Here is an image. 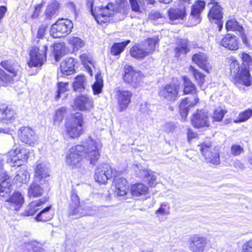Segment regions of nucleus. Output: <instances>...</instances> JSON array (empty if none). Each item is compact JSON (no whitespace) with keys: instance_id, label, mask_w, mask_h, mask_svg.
Wrapping results in <instances>:
<instances>
[{"instance_id":"nucleus-1","label":"nucleus","mask_w":252,"mask_h":252,"mask_svg":"<svg viewBox=\"0 0 252 252\" xmlns=\"http://www.w3.org/2000/svg\"><path fill=\"white\" fill-rule=\"evenodd\" d=\"M101 144L88 137L81 145L70 148L66 157V164L73 168L77 166L82 159L83 155L91 164L94 165L99 157V149Z\"/></svg>"},{"instance_id":"nucleus-2","label":"nucleus","mask_w":252,"mask_h":252,"mask_svg":"<svg viewBox=\"0 0 252 252\" xmlns=\"http://www.w3.org/2000/svg\"><path fill=\"white\" fill-rule=\"evenodd\" d=\"M230 69L231 74L235 75L234 83L236 85H243L249 86L251 84V75L247 67L242 68L240 70L239 63L234 58L229 60Z\"/></svg>"},{"instance_id":"nucleus-3","label":"nucleus","mask_w":252,"mask_h":252,"mask_svg":"<svg viewBox=\"0 0 252 252\" xmlns=\"http://www.w3.org/2000/svg\"><path fill=\"white\" fill-rule=\"evenodd\" d=\"M83 119L82 113L77 112L72 116L71 119L65 126V132L71 138H78L84 133Z\"/></svg>"},{"instance_id":"nucleus-4","label":"nucleus","mask_w":252,"mask_h":252,"mask_svg":"<svg viewBox=\"0 0 252 252\" xmlns=\"http://www.w3.org/2000/svg\"><path fill=\"white\" fill-rule=\"evenodd\" d=\"M47 45L44 44L40 47H32L30 50V60L28 62L30 67L41 66L46 60Z\"/></svg>"},{"instance_id":"nucleus-5","label":"nucleus","mask_w":252,"mask_h":252,"mask_svg":"<svg viewBox=\"0 0 252 252\" xmlns=\"http://www.w3.org/2000/svg\"><path fill=\"white\" fill-rule=\"evenodd\" d=\"M116 8V5L112 3H108L105 6L97 7L93 16L98 24L109 22L115 15Z\"/></svg>"},{"instance_id":"nucleus-6","label":"nucleus","mask_w":252,"mask_h":252,"mask_svg":"<svg viewBox=\"0 0 252 252\" xmlns=\"http://www.w3.org/2000/svg\"><path fill=\"white\" fill-rule=\"evenodd\" d=\"M70 20L61 19L53 24L50 30V34L54 38H60L68 35L73 28Z\"/></svg>"},{"instance_id":"nucleus-7","label":"nucleus","mask_w":252,"mask_h":252,"mask_svg":"<svg viewBox=\"0 0 252 252\" xmlns=\"http://www.w3.org/2000/svg\"><path fill=\"white\" fill-rule=\"evenodd\" d=\"M0 198L4 201V206L12 211H18L24 202V197L19 191H15L11 195L7 194Z\"/></svg>"},{"instance_id":"nucleus-8","label":"nucleus","mask_w":252,"mask_h":252,"mask_svg":"<svg viewBox=\"0 0 252 252\" xmlns=\"http://www.w3.org/2000/svg\"><path fill=\"white\" fill-rule=\"evenodd\" d=\"M211 142L207 141L202 143L199 146L202 155L207 162L213 164L220 163L219 151L217 148H212Z\"/></svg>"},{"instance_id":"nucleus-9","label":"nucleus","mask_w":252,"mask_h":252,"mask_svg":"<svg viewBox=\"0 0 252 252\" xmlns=\"http://www.w3.org/2000/svg\"><path fill=\"white\" fill-rule=\"evenodd\" d=\"M117 175L115 169L108 164H100L96 168L94 176L95 181L100 184H104L108 180Z\"/></svg>"},{"instance_id":"nucleus-10","label":"nucleus","mask_w":252,"mask_h":252,"mask_svg":"<svg viewBox=\"0 0 252 252\" xmlns=\"http://www.w3.org/2000/svg\"><path fill=\"white\" fill-rule=\"evenodd\" d=\"M179 90V84L170 83L160 89L158 93L159 96L167 101H175L178 96Z\"/></svg>"},{"instance_id":"nucleus-11","label":"nucleus","mask_w":252,"mask_h":252,"mask_svg":"<svg viewBox=\"0 0 252 252\" xmlns=\"http://www.w3.org/2000/svg\"><path fill=\"white\" fill-rule=\"evenodd\" d=\"M124 68L125 74L124 79L125 82L131 84L134 87L139 85L142 79V72L134 69L129 65H126Z\"/></svg>"},{"instance_id":"nucleus-12","label":"nucleus","mask_w":252,"mask_h":252,"mask_svg":"<svg viewBox=\"0 0 252 252\" xmlns=\"http://www.w3.org/2000/svg\"><path fill=\"white\" fill-rule=\"evenodd\" d=\"M18 134L21 141L27 145L33 146L37 143V135L29 127H21Z\"/></svg>"},{"instance_id":"nucleus-13","label":"nucleus","mask_w":252,"mask_h":252,"mask_svg":"<svg viewBox=\"0 0 252 252\" xmlns=\"http://www.w3.org/2000/svg\"><path fill=\"white\" fill-rule=\"evenodd\" d=\"M132 93L127 90H116L115 98L117 100L119 111L125 110L130 103Z\"/></svg>"},{"instance_id":"nucleus-14","label":"nucleus","mask_w":252,"mask_h":252,"mask_svg":"<svg viewBox=\"0 0 252 252\" xmlns=\"http://www.w3.org/2000/svg\"><path fill=\"white\" fill-rule=\"evenodd\" d=\"M191 121L192 126L196 128L208 127L209 126L208 112L204 110H197L193 113Z\"/></svg>"},{"instance_id":"nucleus-15","label":"nucleus","mask_w":252,"mask_h":252,"mask_svg":"<svg viewBox=\"0 0 252 252\" xmlns=\"http://www.w3.org/2000/svg\"><path fill=\"white\" fill-rule=\"evenodd\" d=\"M94 106L93 99L87 95L81 94L74 100V108L81 111H89Z\"/></svg>"},{"instance_id":"nucleus-16","label":"nucleus","mask_w":252,"mask_h":252,"mask_svg":"<svg viewBox=\"0 0 252 252\" xmlns=\"http://www.w3.org/2000/svg\"><path fill=\"white\" fill-rule=\"evenodd\" d=\"M222 17V8L219 5H213L208 14L209 21L212 23L214 22L218 25L219 31H221L223 26L221 21Z\"/></svg>"},{"instance_id":"nucleus-17","label":"nucleus","mask_w":252,"mask_h":252,"mask_svg":"<svg viewBox=\"0 0 252 252\" xmlns=\"http://www.w3.org/2000/svg\"><path fill=\"white\" fill-rule=\"evenodd\" d=\"M207 244V239L197 235L191 237L189 240V249L192 252H203Z\"/></svg>"},{"instance_id":"nucleus-18","label":"nucleus","mask_w":252,"mask_h":252,"mask_svg":"<svg viewBox=\"0 0 252 252\" xmlns=\"http://www.w3.org/2000/svg\"><path fill=\"white\" fill-rule=\"evenodd\" d=\"M49 176V169L46 165L44 163H38L35 170V180L40 182L41 185H42V181H43L44 184L48 186L46 179Z\"/></svg>"},{"instance_id":"nucleus-19","label":"nucleus","mask_w":252,"mask_h":252,"mask_svg":"<svg viewBox=\"0 0 252 252\" xmlns=\"http://www.w3.org/2000/svg\"><path fill=\"white\" fill-rule=\"evenodd\" d=\"M205 6V2L202 0H198L196 3L192 5L189 20L194 25H196L200 22V14L204 9Z\"/></svg>"},{"instance_id":"nucleus-20","label":"nucleus","mask_w":252,"mask_h":252,"mask_svg":"<svg viewBox=\"0 0 252 252\" xmlns=\"http://www.w3.org/2000/svg\"><path fill=\"white\" fill-rule=\"evenodd\" d=\"M75 71L74 60L72 58L66 59L60 65V71L58 73V80L61 77L70 75Z\"/></svg>"},{"instance_id":"nucleus-21","label":"nucleus","mask_w":252,"mask_h":252,"mask_svg":"<svg viewBox=\"0 0 252 252\" xmlns=\"http://www.w3.org/2000/svg\"><path fill=\"white\" fill-rule=\"evenodd\" d=\"M192 60L199 67L209 72L211 65L205 53L199 52L195 54L192 56Z\"/></svg>"},{"instance_id":"nucleus-22","label":"nucleus","mask_w":252,"mask_h":252,"mask_svg":"<svg viewBox=\"0 0 252 252\" xmlns=\"http://www.w3.org/2000/svg\"><path fill=\"white\" fill-rule=\"evenodd\" d=\"M170 20H184L186 17V5H179V7L170 8L168 11Z\"/></svg>"},{"instance_id":"nucleus-23","label":"nucleus","mask_w":252,"mask_h":252,"mask_svg":"<svg viewBox=\"0 0 252 252\" xmlns=\"http://www.w3.org/2000/svg\"><path fill=\"white\" fill-rule=\"evenodd\" d=\"M15 113L5 104L0 105V121L8 123L15 119Z\"/></svg>"},{"instance_id":"nucleus-24","label":"nucleus","mask_w":252,"mask_h":252,"mask_svg":"<svg viewBox=\"0 0 252 252\" xmlns=\"http://www.w3.org/2000/svg\"><path fill=\"white\" fill-rule=\"evenodd\" d=\"M221 45L228 50L236 51L238 49L239 45L237 37L234 35L226 34L222 39Z\"/></svg>"},{"instance_id":"nucleus-25","label":"nucleus","mask_w":252,"mask_h":252,"mask_svg":"<svg viewBox=\"0 0 252 252\" xmlns=\"http://www.w3.org/2000/svg\"><path fill=\"white\" fill-rule=\"evenodd\" d=\"M0 65L11 74L10 75L12 76L13 79L14 77L20 76L21 74L20 66L11 61H1Z\"/></svg>"},{"instance_id":"nucleus-26","label":"nucleus","mask_w":252,"mask_h":252,"mask_svg":"<svg viewBox=\"0 0 252 252\" xmlns=\"http://www.w3.org/2000/svg\"><path fill=\"white\" fill-rule=\"evenodd\" d=\"M11 185L8 176L5 172L2 173L0 176V198L12 191Z\"/></svg>"},{"instance_id":"nucleus-27","label":"nucleus","mask_w":252,"mask_h":252,"mask_svg":"<svg viewBox=\"0 0 252 252\" xmlns=\"http://www.w3.org/2000/svg\"><path fill=\"white\" fill-rule=\"evenodd\" d=\"M68 214L69 216H72L75 219H78L85 216H91V213L84 210V205L83 204L70 205Z\"/></svg>"},{"instance_id":"nucleus-28","label":"nucleus","mask_w":252,"mask_h":252,"mask_svg":"<svg viewBox=\"0 0 252 252\" xmlns=\"http://www.w3.org/2000/svg\"><path fill=\"white\" fill-rule=\"evenodd\" d=\"M198 98H195L194 101L189 100L188 97L182 100L179 104L180 113L182 119L185 121L188 114L189 109L197 103Z\"/></svg>"},{"instance_id":"nucleus-29","label":"nucleus","mask_w":252,"mask_h":252,"mask_svg":"<svg viewBox=\"0 0 252 252\" xmlns=\"http://www.w3.org/2000/svg\"><path fill=\"white\" fill-rule=\"evenodd\" d=\"M115 194L118 196H124L128 190V185L126 180L124 178H119L116 180Z\"/></svg>"},{"instance_id":"nucleus-30","label":"nucleus","mask_w":252,"mask_h":252,"mask_svg":"<svg viewBox=\"0 0 252 252\" xmlns=\"http://www.w3.org/2000/svg\"><path fill=\"white\" fill-rule=\"evenodd\" d=\"M48 198L44 197L38 200L32 202L29 205L28 209L24 211L23 215L26 216L33 215L38 210V207L48 201Z\"/></svg>"},{"instance_id":"nucleus-31","label":"nucleus","mask_w":252,"mask_h":252,"mask_svg":"<svg viewBox=\"0 0 252 252\" xmlns=\"http://www.w3.org/2000/svg\"><path fill=\"white\" fill-rule=\"evenodd\" d=\"M129 52L131 57L138 60H142L149 55L144 46L139 44L133 46Z\"/></svg>"},{"instance_id":"nucleus-32","label":"nucleus","mask_w":252,"mask_h":252,"mask_svg":"<svg viewBox=\"0 0 252 252\" xmlns=\"http://www.w3.org/2000/svg\"><path fill=\"white\" fill-rule=\"evenodd\" d=\"M45 184L40 185L36 182H33L31 185L29 189L28 196L30 197H36L40 196L44 191V188L47 187Z\"/></svg>"},{"instance_id":"nucleus-33","label":"nucleus","mask_w":252,"mask_h":252,"mask_svg":"<svg viewBox=\"0 0 252 252\" xmlns=\"http://www.w3.org/2000/svg\"><path fill=\"white\" fill-rule=\"evenodd\" d=\"M29 150L25 147L16 148L14 151H10L8 152V155L10 157L13 156L15 159L20 158L22 161H27L29 158Z\"/></svg>"},{"instance_id":"nucleus-34","label":"nucleus","mask_w":252,"mask_h":252,"mask_svg":"<svg viewBox=\"0 0 252 252\" xmlns=\"http://www.w3.org/2000/svg\"><path fill=\"white\" fill-rule=\"evenodd\" d=\"M59 3L56 0H52L48 4L45 11V18L50 20L57 14Z\"/></svg>"},{"instance_id":"nucleus-35","label":"nucleus","mask_w":252,"mask_h":252,"mask_svg":"<svg viewBox=\"0 0 252 252\" xmlns=\"http://www.w3.org/2000/svg\"><path fill=\"white\" fill-rule=\"evenodd\" d=\"M86 80L84 75H79L74 78L72 84L73 90L76 92L81 93L85 89Z\"/></svg>"},{"instance_id":"nucleus-36","label":"nucleus","mask_w":252,"mask_h":252,"mask_svg":"<svg viewBox=\"0 0 252 252\" xmlns=\"http://www.w3.org/2000/svg\"><path fill=\"white\" fill-rule=\"evenodd\" d=\"M51 205H49L42 209L36 216L35 220L37 221L45 222L52 219L53 217L52 213L50 212Z\"/></svg>"},{"instance_id":"nucleus-37","label":"nucleus","mask_w":252,"mask_h":252,"mask_svg":"<svg viewBox=\"0 0 252 252\" xmlns=\"http://www.w3.org/2000/svg\"><path fill=\"white\" fill-rule=\"evenodd\" d=\"M130 42L129 40H127L120 43H114L111 48V54L113 56L120 55Z\"/></svg>"},{"instance_id":"nucleus-38","label":"nucleus","mask_w":252,"mask_h":252,"mask_svg":"<svg viewBox=\"0 0 252 252\" xmlns=\"http://www.w3.org/2000/svg\"><path fill=\"white\" fill-rule=\"evenodd\" d=\"M52 51L55 60L59 61L64 55L65 47L64 43H58L52 46Z\"/></svg>"},{"instance_id":"nucleus-39","label":"nucleus","mask_w":252,"mask_h":252,"mask_svg":"<svg viewBox=\"0 0 252 252\" xmlns=\"http://www.w3.org/2000/svg\"><path fill=\"white\" fill-rule=\"evenodd\" d=\"M188 40L187 39H180L178 45L175 48V56L179 57L181 54H186L189 51L188 48Z\"/></svg>"},{"instance_id":"nucleus-40","label":"nucleus","mask_w":252,"mask_h":252,"mask_svg":"<svg viewBox=\"0 0 252 252\" xmlns=\"http://www.w3.org/2000/svg\"><path fill=\"white\" fill-rule=\"evenodd\" d=\"M148 190V187L141 183L135 184L131 188V192L132 195L136 196L146 194Z\"/></svg>"},{"instance_id":"nucleus-41","label":"nucleus","mask_w":252,"mask_h":252,"mask_svg":"<svg viewBox=\"0 0 252 252\" xmlns=\"http://www.w3.org/2000/svg\"><path fill=\"white\" fill-rule=\"evenodd\" d=\"M158 37L157 36L148 38L145 40L144 44L143 45L146 51H148L149 55L155 50L156 46L158 44Z\"/></svg>"},{"instance_id":"nucleus-42","label":"nucleus","mask_w":252,"mask_h":252,"mask_svg":"<svg viewBox=\"0 0 252 252\" xmlns=\"http://www.w3.org/2000/svg\"><path fill=\"white\" fill-rule=\"evenodd\" d=\"M103 81L100 74L97 73L95 75V81L92 86L93 91L94 94H98L102 92Z\"/></svg>"},{"instance_id":"nucleus-43","label":"nucleus","mask_w":252,"mask_h":252,"mask_svg":"<svg viewBox=\"0 0 252 252\" xmlns=\"http://www.w3.org/2000/svg\"><path fill=\"white\" fill-rule=\"evenodd\" d=\"M184 93L186 94H193L196 92L195 85L187 77H183Z\"/></svg>"},{"instance_id":"nucleus-44","label":"nucleus","mask_w":252,"mask_h":252,"mask_svg":"<svg viewBox=\"0 0 252 252\" xmlns=\"http://www.w3.org/2000/svg\"><path fill=\"white\" fill-rule=\"evenodd\" d=\"M115 5L116 6V9H115V14H117L118 13L121 14L123 16L122 18V19L124 18V16L125 15L128 14L129 10V7L126 2L121 1L119 4Z\"/></svg>"},{"instance_id":"nucleus-45","label":"nucleus","mask_w":252,"mask_h":252,"mask_svg":"<svg viewBox=\"0 0 252 252\" xmlns=\"http://www.w3.org/2000/svg\"><path fill=\"white\" fill-rule=\"evenodd\" d=\"M225 28L227 31H237L240 33L243 31L242 26L234 19L227 21L225 24Z\"/></svg>"},{"instance_id":"nucleus-46","label":"nucleus","mask_w":252,"mask_h":252,"mask_svg":"<svg viewBox=\"0 0 252 252\" xmlns=\"http://www.w3.org/2000/svg\"><path fill=\"white\" fill-rule=\"evenodd\" d=\"M14 79L12 76L5 72L2 69L0 68V86H6L7 85L12 83Z\"/></svg>"},{"instance_id":"nucleus-47","label":"nucleus","mask_w":252,"mask_h":252,"mask_svg":"<svg viewBox=\"0 0 252 252\" xmlns=\"http://www.w3.org/2000/svg\"><path fill=\"white\" fill-rule=\"evenodd\" d=\"M82 63L85 66L86 69L89 73L92 76L93 75V70L91 69V67L88 64V63H90L92 65H94V62L91 58L89 57L88 55L86 54H82L80 56Z\"/></svg>"},{"instance_id":"nucleus-48","label":"nucleus","mask_w":252,"mask_h":252,"mask_svg":"<svg viewBox=\"0 0 252 252\" xmlns=\"http://www.w3.org/2000/svg\"><path fill=\"white\" fill-rule=\"evenodd\" d=\"M189 71L197 82L198 85H201L204 83L205 81V75L204 74L192 66L190 67Z\"/></svg>"},{"instance_id":"nucleus-49","label":"nucleus","mask_w":252,"mask_h":252,"mask_svg":"<svg viewBox=\"0 0 252 252\" xmlns=\"http://www.w3.org/2000/svg\"><path fill=\"white\" fill-rule=\"evenodd\" d=\"M65 112V109L64 108H62L56 111L53 119L54 125L59 126L60 124L63 119Z\"/></svg>"},{"instance_id":"nucleus-50","label":"nucleus","mask_w":252,"mask_h":252,"mask_svg":"<svg viewBox=\"0 0 252 252\" xmlns=\"http://www.w3.org/2000/svg\"><path fill=\"white\" fill-rule=\"evenodd\" d=\"M16 175L14 178V179L19 182L24 183H26L28 178H29V175L28 172L24 169H20L16 172Z\"/></svg>"},{"instance_id":"nucleus-51","label":"nucleus","mask_w":252,"mask_h":252,"mask_svg":"<svg viewBox=\"0 0 252 252\" xmlns=\"http://www.w3.org/2000/svg\"><path fill=\"white\" fill-rule=\"evenodd\" d=\"M252 116V109H248L239 114L238 119L235 123L243 122L247 121Z\"/></svg>"},{"instance_id":"nucleus-52","label":"nucleus","mask_w":252,"mask_h":252,"mask_svg":"<svg viewBox=\"0 0 252 252\" xmlns=\"http://www.w3.org/2000/svg\"><path fill=\"white\" fill-rule=\"evenodd\" d=\"M58 90L57 94L56 96V99H59L61 97V94L64 93L67 91V88L68 86V83H63L62 81H59L58 80Z\"/></svg>"},{"instance_id":"nucleus-53","label":"nucleus","mask_w":252,"mask_h":252,"mask_svg":"<svg viewBox=\"0 0 252 252\" xmlns=\"http://www.w3.org/2000/svg\"><path fill=\"white\" fill-rule=\"evenodd\" d=\"M47 28V26L44 24H42L39 27L37 33V38L38 39V40L36 41V43L38 44L40 40L47 41V40L44 37Z\"/></svg>"},{"instance_id":"nucleus-54","label":"nucleus","mask_w":252,"mask_h":252,"mask_svg":"<svg viewBox=\"0 0 252 252\" xmlns=\"http://www.w3.org/2000/svg\"><path fill=\"white\" fill-rule=\"evenodd\" d=\"M170 214V207L168 204H161L160 207L156 211V214L158 215H167Z\"/></svg>"},{"instance_id":"nucleus-55","label":"nucleus","mask_w":252,"mask_h":252,"mask_svg":"<svg viewBox=\"0 0 252 252\" xmlns=\"http://www.w3.org/2000/svg\"><path fill=\"white\" fill-rule=\"evenodd\" d=\"M244 152V149L239 145L233 144L230 148V153L234 157L238 156Z\"/></svg>"},{"instance_id":"nucleus-56","label":"nucleus","mask_w":252,"mask_h":252,"mask_svg":"<svg viewBox=\"0 0 252 252\" xmlns=\"http://www.w3.org/2000/svg\"><path fill=\"white\" fill-rule=\"evenodd\" d=\"M225 113V111L220 108L216 109L213 115L214 120L218 122L221 121L224 117Z\"/></svg>"},{"instance_id":"nucleus-57","label":"nucleus","mask_w":252,"mask_h":252,"mask_svg":"<svg viewBox=\"0 0 252 252\" xmlns=\"http://www.w3.org/2000/svg\"><path fill=\"white\" fill-rule=\"evenodd\" d=\"M12 157H10L7 158V162H10L11 163V165L15 167V166H20L23 165L27 161H22L20 158H18V159H15V157L12 156Z\"/></svg>"},{"instance_id":"nucleus-58","label":"nucleus","mask_w":252,"mask_h":252,"mask_svg":"<svg viewBox=\"0 0 252 252\" xmlns=\"http://www.w3.org/2000/svg\"><path fill=\"white\" fill-rule=\"evenodd\" d=\"M242 60L243 61V64L245 65V67L248 68L252 66V59L251 57L247 53H242Z\"/></svg>"},{"instance_id":"nucleus-59","label":"nucleus","mask_w":252,"mask_h":252,"mask_svg":"<svg viewBox=\"0 0 252 252\" xmlns=\"http://www.w3.org/2000/svg\"><path fill=\"white\" fill-rule=\"evenodd\" d=\"M135 167L136 169H135V171L136 176L141 178L145 179L147 175H148L149 170L143 169L141 166H139L137 165H136Z\"/></svg>"},{"instance_id":"nucleus-60","label":"nucleus","mask_w":252,"mask_h":252,"mask_svg":"<svg viewBox=\"0 0 252 252\" xmlns=\"http://www.w3.org/2000/svg\"><path fill=\"white\" fill-rule=\"evenodd\" d=\"M146 181L149 182L151 187H155L156 184V176L154 175V172L151 170L149 171L148 175L146 176Z\"/></svg>"},{"instance_id":"nucleus-61","label":"nucleus","mask_w":252,"mask_h":252,"mask_svg":"<svg viewBox=\"0 0 252 252\" xmlns=\"http://www.w3.org/2000/svg\"><path fill=\"white\" fill-rule=\"evenodd\" d=\"M71 203L70 205H80L79 198L77 194V191L72 189L71 192Z\"/></svg>"},{"instance_id":"nucleus-62","label":"nucleus","mask_w":252,"mask_h":252,"mask_svg":"<svg viewBox=\"0 0 252 252\" xmlns=\"http://www.w3.org/2000/svg\"><path fill=\"white\" fill-rule=\"evenodd\" d=\"M71 43L74 48L77 50L83 47L84 45V42L78 37H73L71 40Z\"/></svg>"},{"instance_id":"nucleus-63","label":"nucleus","mask_w":252,"mask_h":252,"mask_svg":"<svg viewBox=\"0 0 252 252\" xmlns=\"http://www.w3.org/2000/svg\"><path fill=\"white\" fill-rule=\"evenodd\" d=\"M131 10L135 12L139 13L141 12L140 5L137 0H128Z\"/></svg>"},{"instance_id":"nucleus-64","label":"nucleus","mask_w":252,"mask_h":252,"mask_svg":"<svg viewBox=\"0 0 252 252\" xmlns=\"http://www.w3.org/2000/svg\"><path fill=\"white\" fill-rule=\"evenodd\" d=\"M242 252H252V239L243 245Z\"/></svg>"}]
</instances>
